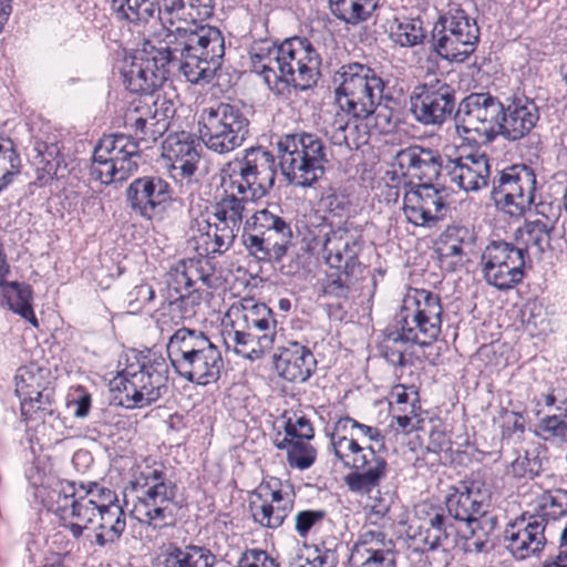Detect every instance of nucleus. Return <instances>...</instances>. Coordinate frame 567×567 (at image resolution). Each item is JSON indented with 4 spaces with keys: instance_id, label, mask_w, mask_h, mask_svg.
<instances>
[{
    "instance_id": "nucleus-16",
    "label": "nucleus",
    "mask_w": 567,
    "mask_h": 567,
    "mask_svg": "<svg viewBox=\"0 0 567 567\" xmlns=\"http://www.w3.org/2000/svg\"><path fill=\"white\" fill-rule=\"evenodd\" d=\"M525 264L523 252L504 240L491 241L481 256L483 278L501 291L513 289L523 281Z\"/></svg>"
},
{
    "instance_id": "nucleus-58",
    "label": "nucleus",
    "mask_w": 567,
    "mask_h": 567,
    "mask_svg": "<svg viewBox=\"0 0 567 567\" xmlns=\"http://www.w3.org/2000/svg\"><path fill=\"white\" fill-rule=\"evenodd\" d=\"M334 431H339V432L357 431V433H354V434H355V437H358V439H359V435H361V436L368 437L369 441H371V442H381L382 444L384 443V435L378 427L360 423L359 421H357L355 419H353L349 415L341 416L334 422Z\"/></svg>"
},
{
    "instance_id": "nucleus-30",
    "label": "nucleus",
    "mask_w": 567,
    "mask_h": 567,
    "mask_svg": "<svg viewBox=\"0 0 567 567\" xmlns=\"http://www.w3.org/2000/svg\"><path fill=\"white\" fill-rule=\"evenodd\" d=\"M424 514L425 516L420 518V525L413 538L423 544V550H435L449 545L450 538L456 530L443 508L430 507Z\"/></svg>"
},
{
    "instance_id": "nucleus-35",
    "label": "nucleus",
    "mask_w": 567,
    "mask_h": 567,
    "mask_svg": "<svg viewBox=\"0 0 567 567\" xmlns=\"http://www.w3.org/2000/svg\"><path fill=\"white\" fill-rule=\"evenodd\" d=\"M224 341L229 348L234 346L237 354L251 361L260 359L268 350L272 348L267 338H260L259 333L243 328L241 321L235 319L229 330L224 332Z\"/></svg>"
},
{
    "instance_id": "nucleus-54",
    "label": "nucleus",
    "mask_w": 567,
    "mask_h": 567,
    "mask_svg": "<svg viewBox=\"0 0 567 567\" xmlns=\"http://www.w3.org/2000/svg\"><path fill=\"white\" fill-rule=\"evenodd\" d=\"M254 494L260 501L268 502V504L287 507V513H290L293 508V499L288 493L281 491L279 480L262 482Z\"/></svg>"
},
{
    "instance_id": "nucleus-36",
    "label": "nucleus",
    "mask_w": 567,
    "mask_h": 567,
    "mask_svg": "<svg viewBox=\"0 0 567 567\" xmlns=\"http://www.w3.org/2000/svg\"><path fill=\"white\" fill-rule=\"evenodd\" d=\"M110 11L120 23L147 24L159 12V0H109Z\"/></svg>"
},
{
    "instance_id": "nucleus-20",
    "label": "nucleus",
    "mask_w": 567,
    "mask_h": 567,
    "mask_svg": "<svg viewBox=\"0 0 567 567\" xmlns=\"http://www.w3.org/2000/svg\"><path fill=\"white\" fill-rule=\"evenodd\" d=\"M503 114L497 137L502 136L507 142H518L528 137L539 121L538 106L524 95L507 97Z\"/></svg>"
},
{
    "instance_id": "nucleus-4",
    "label": "nucleus",
    "mask_w": 567,
    "mask_h": 567,
    "mask_svg": "<svg viewBox=\"0 0 567 567\" xmlns=\"http://www.w3.org/2000/svg\"><path fill=\"white\" fill-rule=\"evenodd\" d=\"M166 351L174 371L182 379L202 386L219 380L224 368L221 352L205 332L179 328L169 337Z\"/></svg>"
},
{
    "instance_id": "nucleus-27",
    "label": "nucleus",
    "mask_w": 567,
    "mask_h": 567,
    "mask_svg": "<svg viewBox=\"0 0 567 567\" xmlns=\"http://www.w3.org/2000/svg\"><path fill=\"white\" fill-rule=\"evenodd\" d=\"M545 528L546 524L539 516L530 515L527 523L523 517L505 529L507 548L519 559L539 553L546 543Z\"/></svg>"
},
{
    "instance_id": "nucleus-45",
    "label": "nucleus",
    "mask_w": 567,
    "mask_h": 567,
    "mask_svg": "<svg viewBox=\"0 0 567 567\" xmlns=\"http://www.w3.org/2000/svg\"><path fill=\"white\" fill-rule=\"evenodd\" d=\"M20 410L24 420L45 421L47 416L55 415L54 388L51 386L42 392H37L33 398L20 402Z\"/></svg>"
},
{
    "instance_id": "nucleus-43",
    "label": "nucleus",
    "mask_w": 567,
    "mask_h": 567,
    "mask_svg": "<svg viewBox=\"0 0 567 567\" xmlns=\"http://www.w3.org/2000/svg\"><path fill=\"white\" fill-rule=\"evenodd\" d=\"M390 37L400 47L412 48L423 43L426 38V31L420 18L404 17L394 20Z\"/></svg>"
},
{
    "instance_id": "nucleus-39",
    "label": "nucleus",
    "mask_w": 567,
    "mask_h": 567,
    "mask_svg": "<svg viewBox=\"0 0 567 567\" xmlns=\"http://www.w3.org/2000/svg\"><path fill=\"white\" fill-rule=\"evenodd\" d=\"M0 287L9 309L38 328L39 321L32 308L33 291L31 286L18 281L1 280Z\"/></svg>"
},
{
    "instance_id": "nucleus-7",
    "label": "nucleus",
    "mask_w": 567,
    "mask_h": 567,
    "mask_svg": "<svg viewBox=\"0 0 567 567\" xmlns=\"http://www.w3.org/2000/svg\"><path fill=\"white\" fill-rule=\"evenodd\" d=\"M136 493L137 502L134 511L140 515L138 520L153 528L173 525L177 507V485L171 481L163 466H146L131 483Z\"/></svg>"
},
{
    "instance_id": "nucleus-2",
    "label": "nucleus",
    "mask_w": 567,
    "mask_h": 567,
    "mask_svg": "<svg viewBox=\"0 0 567 567\" xmlns=\"http://www.w3.org/2000/svg\"><path fill=\"white\" fill-rule=\"evenodd\" d=\"M336 101L339 107L355 120H365L383 105L389 114L377 113V120L390 123L391 113L399 112L404 104L402 90L388 87L378 73L359 62L342 65L333 76Z\"/></svg>"
},
{
    "instance_id": "nucleus-11",
    "label": "nucleus",
    "mask_w": 567,
    "mask_h": 567,
    "mask_svg": "<svg viewBox=\"0 0 567 567\" xmlns=\"http://www.w3.org/2000/svg\"><path fill=\"white\" fill-rule=\"evenodd\" d=\"M480 28L462 9L449 11L434 23L431 42L433 51L444 60L464 62L476 50Z\"/></svg>"
},
{
    "instance_id": "nucleus-56",
    "label": "nucleus",
    "mask_w": 567,
    "mask_h": 567,
    "mask_svg": "<svg viewBox=\"0 0 567 567\" xmlns=\"http://www.w3.org/2000/svg\"><path fill=\"white\" fill-rule=\"evenodd\" d=\"M190 0H159V12H156V19L164 28L174 24V19H184L187 14L190 18Z\"/></svg>"
},
{
    "instance_id": "nucleus-41",
    "label": "nucleus",
    "mask_w": 567,
    "mask_h": 567,
    "mask_svg": "<svg viewBox=\"0 0 567 567\" xmlns=\"http://www.w3.org/2000/svg\"><path fill=\"white\" fill-rule=\"evenodd\" d=\"M125 126L132 131L133 134L131 136L133 140L138 145L144 143L146 148L168 131L164 127L163 123H157L136 112V106L126 113Z\"/></svg>"
},
{
    "instance_id": "nucleus-23",
    "label": "nucleus",
    "mask_w": 567,
    "mask_h": 567,
    "mask_svg": "<svg viewBox=\"0 0 567 567\" xmlns=\"http://www.w3.org/2000/svg\"><path fill=\"white\" fill-rule=\"evenodd\" d=\"M395 162L403 175L417 178L421 184H431L445 173V161L439 151L416 144L400 150Z\"/></svg>"
},
{
    "instance_id": "nucleus-40",
    "label": "nucleus",
    "mask_w": 567,
    "mask_h": 567,
    "mask_svg": "<svg viewBox=\"0 0 567 567\" xmlns=\"http://www.w3.org/2000/svg\"><path fill=\"white\" fill-rule=\"evenodd\" d=\"M332 16L349 25H358L371 18L379 0H328Z\"/></svg>"
},
{
    "instance_id": "nucleus-17",
    "label": "nucleus",
    "mask_w": 567,
    "mask_h": 567,
    "mask_svg": "<svg viewBox=\"0 0 567 567\" xmlns=\"http://www.w3.org/2000/svg\"><path fill=\"white\" fill-rule=\"evenodd\" d=\"M173 188L157 175L135 178L125 189L127 207L136 215L152 220L162 218L173 202Z\"/></svg>"
},
{
    "instance_id": "nucleus-64",
    "label": "nucleus",
    "mask_w": 567,
    "mask_h": 567,
    "mask_svg": "<svg viewBox=\"0 0 567 567\" xmlns=\"http://www.w3.org/2000/svg\"><path fill=\"white\" fill-rule=\"evenodd\" d=\"M237 567H279V565L266 550L251 548L241 554Z\"/></svg>"
},
{
    "instance_id": "nucleus-63",
    "label": "nucleus",
    "mask_w": 567,
    "mask_h": 567,
    "mask_svg": "<svg viewBox=\"0 0 567 567\" xmlns=\"http://www.w3.org/2000/svg\"><path fill=\"white\" fill-rule=\"evenodd\" d=\"M368 555L361 567H395L393 547H367Z\"/></svg>"
},
{
    "instance_id": "nucleus-59",
    "label": "nucleus",
    "mask_w": 567,
    "mask_h": 567,
    "mask_svg": "<svg viewBox=\"0 0 567 567\" xmlns=\"http://www.w3.org/2000/svg\"><path fill=\"white\" fill-rule=\"evenodd\" d=\"M316 449L309 443L296 440L288 449L287 462L291 467L298 470H307L312 466L316 461Z\"/></svg>"
},
{
    "instance_id": "nucleus-18",
    "label": "nucleus",
    "mask_w": 567,
    "mask_h": 567,
    "mask_svg": "<svg viewBox=\"0 0 567 567\" xmlns=\"http://www.w3.org/2000/svg\"><path fill=\"white\" fill-rule=\"evenodd\" d=\"M328 248L323 254L326 264L347 276H361L364 266L359 256L364 248L362 231L352 224L344 223L336 227L332 238H328Z\"/></svg>"
},
{
    "instance_id": "nucleus-28",
    "label": "nucleus",
    "mask_w": 567,
    "mask_h": 567,
    "mask_svg": "<svg viewBox=\"0 0 567 567\" xmlns=\"http://www.w3.org/2000/svg\"><path fill=\"white\" fill-rule=\"evenodd\" d=\"M444 504L450 518L465 524L474 522L477 515L483 514L484 507H488L475 482H460L451 486Z\"/></svg>"
},
{
    "instance_id": "nucleus-31",
    "label": "nucleus",
    "mask_w": 567,
    "mask_h": 567,
    "mask_svg": "<svg viewBox=\"0 0 567 567\" xmlns=\"http://www.w3.org/2000/svg\"><path fill=\"white\" fill-rule=\"evenodd\" d=\"M281 43L269 40L254 41L249 49V59L252 72L261 75L269 89L274 90L281 82Z\"/></svg>"
},
{
    "instance_id": "nucleus-9",
    "label": "nucleus",
    "mask_w": 567,
    "mask_h": 567,
    "mask_svg": "<svg viewBox=\"0 0 567 567\" xmlns=\"http://www.w3.org/2000/svg\"><path fill=\"white\" fill-rule=\"evenodd\" d=\"M141 157V147L131 135H105L94 147L90 177L104 185L122 183L137 172Z\"/></svg>"
},
{
    "instance_id": "nucleus-53",
    "label": "nucleus",
    "mask_w": 567,
    "mask_h": 567,
    "mask_svg": "<svg viewBox=\"0 0 567 567\" xmlns=\"http://www.w3.org/2000/svg\"><path fill=\"white\" fill-rule=\"evenodd\" d=\"M75 485L69 481H58L48 494V508L54 513H63L70 508L75 497Z\"/></svg>"
},
{
    "instance_id": "nucleus-42",
    "label": "nucleus",
    "mask_w": 567,
    "mask_h": 567,
    "mask_svg": "<svg viewBox=\"0 0 567 567\" xmlns=\"http://www.w3.org/2000/svg\"><path fill=\"white\" fill-rule=\"evenodd\" d=\"M16 393L20 402L33 398L37 392H42L50 386L48 371L37 365L21 367L14 377Z\"/></svg>"
},
{
    "instance_id": "nucleus-33",
    "label": "nucleus",
    "mask_w": 567,
    "mask_h": 567,
    "mask_svg": "<svg viewBox=\"0 0 567 567\" xmlns=\"http://www.w3.org/2000/svg\"><path fill=\"white\" fill-rule=\"evenodd\" d=\"M131 69L124 73V84L126 89L132 92L140 94L141 97L136 105V112L142 115L154 120L157 123H163L165 128H169V121L176 113L175 103L172 99L159 92L161 86L154 89L135 91L130 86Z\"/></svg>"
},
{
    "instance_id": "nucleus-5",
    "label": "nucleus",
    "mask_w": 567,
    "mask_h": 567,
    "mask_svg": "<svg viewBox=\"0 0 567 567\" xmlns=\"http://www.w3.org/2000/svg\"><path fill=\"white\" fill-rule=\"evenodd\" d=\"M130 362L110 382L117 404L126 409H143L168 392L169 368L163 355L148 353Z\"/></svg>"
},
{
    "instance_id": "nucleus-19",
    "label": "nucleus",
    "mask_w": 567,
    "mask_h": 567,
    "mask_svg": "<svg viewBox=\"0 0 567 567\" xmlns=\"http://www.w3.org/2000/svg\"><path fill=\"white\" fill-rule=\"evenodd\" d=\"M447 209L442 190L436 188L433 183L419 184L403 196L405 218L416 227H435L445 218Z\"/></svg>"
},
{
    "instance_id": "nucleus-10",
    "label": "nucleus",
    "mask_w": 567,
    "mask_h": 567,
    "mask_svg": "<svg viewBox=\"0 0 567 567\" xmlns=\"http://www.w3.org/2000/svg\"><path fill=\"white\" fill-rule=\"evenodd\" d=\"M198 125L200 140L217 154H227L241 146L249 134L248 118L240 107L229 103L204 107Z\"/></svg>"
},
{
    "instance_id": "nucleus-12",
    "label": "nucleus",
    "mask_w": 567,
    "mask_h": 567,
    "mask_svg": "<svg viewBox=\"0 0 567 567\" xmlns=\"http://www.w3.org/2000/svg\"><path fill=\"white\" fill-rule=\"evenodd\" d=\"M491 197L498 210L519 218L532 209L536 199V174L525 164L496 171L492 177Z\"/></svg>"
},
{
    "instance_id": "nucleus-24",
    "label": "nucleus",
    "mask_w": 567,
    "mask_h": 567,
    "mask_svg": "<svg viewBox=\"0 0 567 567\" xmlns=\"http://www.w3.org/2000/svg\"><path fill=\"white\" fill-rule=\"evenodd\" d=\"M202 146L195 135L181 131L163 142V156L171 162L174 178L190 179L197 171Z\"/></svg>"
},
{
    "instance_id": "nucleus-3",
    "label": "nucleus",
    "mask_w": 567,
    "mask_h": 567,
    "mask_svg": "<svg viewBox=\"0 0 567 567\" xmlns=\"http://www.w3.org/2000/svg\"><path fill=\"white\" fill-rule=\"evenodd\" d=\"M443 307L439 295L425 289L404 299L398 315L400 332L390 333L380 346L381 355L394 367H404V343L430 347L441 333Z\"/></svg>"
},
{
    "instance_id": "nucleus-55",
    "label": "nucleus",
    "mask_w": 567,
    "mask_h": 567,
    "mask_svg": "<svg viewBox=\"0 0 567 567\" xmlns=\"http://www.w3.org/2000/svg\"><path fill=\"white\" fill-rule=\"evenodd\" d=\"M360 276H347L342 270L327 275L322 284V292L326 296L334 297L338 299H348L351 292V287L359 279Z\"/></svg>"
},
{
    "instance_id": "nucleus-48",
    "label": "nucleus",
    "mask_w": 567,
    "mask_h": 567,
    "mask_svg": "<svg viewBox=\"0 0 567 567\" xmlns=\"http://www.w3.org/2000/svg\"><path fill=\"white\" fill-rule=\"evenodd\" d=\"M266 194L268 193L260 188L259 185L252 184L244 177L240 169L238 175H230L229 183L225 188V195H233L245 204L259 199Z\"/></svg>"
},
{
    "instance_id": "nucleus-22",
    "label": "nucleus",
    "mask_w": 567,
    "mask_h": 567,
    "mask_svg": "<svg viewBox=\"0 0 567 567\" xmlns=\"http://www.w3.org/2000/svg\"><path fill=\"white\" fill-rule=\"evenodd\" d=\"M445 174L450 183L465 192H477L488 186L491 164L485 154H470L445 161Z\"/></svg>"
},
{
    "instance_id": "nucleus-38",
    "label": "nucleus",
    "mask_w": 567,
    "mask_h": 567,
    "mask_svg": "<svg viewBox=\"0 0 567 567\" xmlns=\"http://www.w3.org/2000/svg\"><path fill=\"white\" fill-rule=\"evenodd\" d=\"M109 507L101 506L100 522L95 527V544L100 547L113 545L120 540L126 529V518L123 508L115 502Z\"/></svg>"
},
{
    "instance_id": "nucleus-32",
    "label": "nucleus",
    "mask_w": 567,
    "mask_h": 567,
    "mask_svg": "<svg viewBox=\"0 0 567 567\" xmlns=\"http://www.w3.org/2000/svg\"><path fill=\"white\" fill-rule=\"evenodd\" d=\"M239 169L244 177L252 184L259 185L267 193L274 187L277 169L275 156L265 147H250L245 151L239 162Z\"/></svg>"
},
{
    "instance_id": "nucleus-37",
    "label": "nucleus",
    "mask_w": 567,
    "mask_h": 567,
    "mask_svg": "<svg viewBox=\"0 0 567 567\" xmlns=\"http://www.w3.org/2000/svg\"><path fill=\"white\" fill-rule=\"evenodd\" d=\"M555 229L537 219H526L524 225L515 231V247L523 252L525 258L529 257V249L542 255L550 248L551 235Z\"/></svg>"
},
{
    "instance_id": "nucleus-29",
    "label": "nucleus",
    "mask_w": 567,
    "mask_h": 567,
    "mask_svg": "<svg viewBox=\"0 0 567 567\" xmlns=\"http://www.w3.org/2000/svg\"><path fill=\"white\" fill-rule=\"evenodd\" d=\"M236 316L241 321L243 328L259 333L260 338H267L274 347L277 336L278 321L271 308L264 302H255L252 299L244 300L241 308H231L229 316Z\"/></svg>"
},
{
    "instance_id": "nucleus-62",
    "label": "nucleus",
    "mask_w": 567,
    "mask_h": 567,
    "mask_svg": "<svg viewBox=\"0 0 567 567\" xmlns=\"http://www.w3.org/2000/svg\"><path fill=\"white\" fill-rule=\"evenodd\" d=\"M537 220L556 228L561 216V204L559 200L540 198L533 203Z\"/></svg>"
},
{
    "instance_id": "nucleus-34",
    "label": "nucleus",
    "mask_w": 567,
    "mask_h": 567,
    "mask_svg": "<svg viewBox=\"0 0 567 567\" xmlns=\"http://www.w3.org/2000/svg\"><path fill=\"white\" fill-rule=\"evenodd\" d=\"M216 563V555L205 546L188 544L182 547L171 543L161 555L159 567H214Z\"/></svg>"
},
{
    "instance_id": "nucleus-57",
    "label": "nucleus",
    "mask_w": 567,
    "mask_h": 567,
    "mask_svg": "<svg viewBox=\"0 0 567 567\" xmlns=\"http://www.w3.org/2000/svg\"><path fill=\"white\" fill-rule=\"evenodd\" d=\"M209 227L213 230L215 245V248L212 252L221 255L233 246L240 225H233V223L226 220H217Z\"/></svg>"
},
{
    "instance_id": "nucleus-14",
    "label": "nucleus",
    "mask_w": 567,
    "mask_h": 567,
    "mask_svg": "<svg viewBox=\"0 0 567 567\" xmlns=\"http://www.w3.org/2000/svg\"><path fill=\"white\" fill-rule=\"evenodd\" d=\"M281 82L298 91L315 87L321 76V56L307 38L292 37L281 42Z\"/></svg>"
},
{
    "instance_id": "nucleus-1",
    "label": "nucleus",
    "mask_w": 567,
    "mask_h": 567,
    "mask_svg": "<svg viewBox=\"0 0 567 567\" xmlns=\"http://www.w3.org/2000/svg\"><path fill=\"white\" fill-rule=\"evenodd\" d=\"M224 56L225 39L217 27L193 21L186 27L166 29L157 45L144 41L131 65L130 86L135 91L162 86L169 78L172 65H177L192 85L205 86L216 78Z\"/></svg>"
},
{
    "instance_id": "nucleus-51",
    "label": "nucleus",
    "mask_w": 567,
    "mask_h": 567,
    "mask_svg": "<svg viewBox=\"0 0 567 567\" xmlns=\"http://www.w3.org/2000/svg\"><path fill=\"white\" fill-rule=\"evenodd\" d=\"M246 204L233 195H225L214 205L213 215L216 220H226L233 225H241Z\"/></svg>"
},
{
    "instance_id": "nucleus-52",
    "label": "nucleus",
    "mask_w": 567,
    "mask_h": 567,
    "mask_svg": "<svg viewBox=\"0 0 567 567\" xmlns=\"http://www.w3.org/2000/svg\"><path fill=\"white\" fill-rule=\"evenodd\" d=\"M336 227L323 216H315L307 224L309 246L315 249L321 247L324 254L328 246V238H332Z\"/></svg>"
},
{
    "instance_id": "nucleus-15",
    "label": "nucleus",
    "mask_w": 567,
    "mask_h": 567,
    "mask_svg": "<svg viewBox=\"0 0 567 567\" xmlns=\"http://www.w3.org/2000/svg\"><path fill=\"white\" fill-rule=\"evenodd\" d=\"M456 89L442 79H430L414 87L410 96V110L423 125H442L449 118L455 121L457 109Z\"/></svg>"
},
{
    "instance_id": "nucleus-50",
    "label": "nucleus",
    "mask_w": 567,
    "mask_h": 567,
    "mask_svg": "<svg viewBox=\"0 0 567 567\" xmlns=\"http://www.w3.org/2000/svg\"><path fill=\"white\" fill-rule=\"evenodd\" d=\"M20 156L13 147L10 138H0V173H2L3 183L1 185H10L13 176L20 173Z\"/></svg>"
},
{
    "instance_id": "nucleus-13",
    "label": "nucleus",
    "mask_w": 567,
    "mask_h": 567,
    "mask_svg": "<svg viewBox=\"0 0 567 567\" xmlns=\"http://www.w3.org/2000/svg\"><path fill=\"white\" fill-rule=\"evenodd\" d=\"M504 103L491 92H472L457 104L455 127L460 134H473L482 143L497 137Z\"/></svg>"
},
{
    "instance_id": "nucleus-61",
    "label": "nucleus",
    "mask_w": 567,
    "mask_h": 567,
    "mask_svg": "<svg viewBox=\"0 0 567 567\" xmlns=\"http://www.w3.org/2000/svg\"><path fill=\"white\" fill-rule=\"evenodd\" d=\"M188 276L192 277V287L200 281L206 288L214 287L215 266L206 258H188Z\"/></svg>"
},
{
    "instance_id": "nucleus-26",
    "label": "nucleus",
    "mask_w": 567,
    "mask_h": 567,
    "mask_svg": "<svg viewBox=\"0 0 567 567\" xmlns=\"http://www.w3.org/2000/svg\"><path fill=\"white\" fill-rule=\"evenodd\" d=\"M274 355V364L279 377L288 382L303 383L317 369V360L312 351L297 341H289L280 347Z\"/></svg>"
},
{
    "instance_id": "nucleus-46",
    "label": "nucleus",
    "mask_w": 567,
    "mask_h": 567,
    "mask_svg": "<svg viewBox=\"0 0 567 567\" xmlns=\"http://www.w3.org/2000/svg\"><path fill=\"white\" fill-rule=\"evenodd\" d=\"M358 441L355 434L349 431L339 432L333 430L330 434V449L344 467H349L350 462L365 447L360 445Z\"/></svg>"
},
{
    "instance_id": "nucleus-21",
    "label": "nucleus",
    "mask_w": 567,
    "mask_h": 567,
    "mask_svg": "<svg viewBox=\"0 0 567 567\" xmlns=\"http://www.w3.org/2000/svg\"><path fill=\"white\" fill-rule=\"evenodd\" d=\"M348 468L352 470L343 478L348 489L365 495L370 494L386 477L389 465L383 456L377 454L375 450L368 445L350 462Z\"/></svg>"
},
{
    "instance_id": "nucleus-8",
    "label": "nucleus",
    "mask_w": 567,
    "mask_h": 567,
    "mask_svg": "<svg viewBox=\"0 0 567 567\" xmlns=\"http://www.w3.org/2000/svg\"><path fill=\"white\" fill-rule=\"evenodd\" d=\"M241 241L258 261L278 264L293 246V231L282 216L264 208L246 220Z\"/></svg>"
},
{
    "instance_id": "nucleus-44",
    "label": "nucleus",
    "mask_w": 567,
    "mask_h": 567,
    "mask_svg": "<svg viewBox=\"0 0 567 567\" xmlns=\"http://www.w3.org/2000/svg\"><path fill=\"white\" fill-rule=\"evenodd\" d=\"M534 515L543 518L546 525L549 519L567 516V491L558 488L543 493L537 499Z\"/></svg>"
},
{
    "instance_id": "nucleus-47",
    "label": "nucleus",
    "mask_w": 567,
    "mask_h": 567,
    "mask_svg": "<svg viewBox=\"0 0 567 567\" xmlns=\"http://www.w3.org/2000/svg\"><path fill=\"white\" fill-rule=\"evenodd\" d=\"M249 507L254 522L261 527L270 529L280 527L289 515L287 507L275 506L264 501L259 505L250 503Z\"/></svg>"
},
{
    "instance_id": "nucleus-6",
    "label": "nucleus",
    "mask_w": 567,
    "mask_h": 567,
    "mask_svg": "<svg viewBox=\"0 0 567 567\" xmlns=\"http://www.w3.org/2000/svg\"><path fill=\"white\" fill-rule=\"evenodd\" d=\"M277 150L282 175L289 183L303 188L322 178L330 162L324 141L311 132L280 136Z\"/></svg>"
},
{
    "instance_id": "nucleus-60",
    "label": "nucleus",
    "mask_w": 567,
    "mask_h": 567,
    "mask_svg": "<svg viewBox=\"0 0 567 567\" xmlns=\"http://www.w3.org/2000/svg\"><path fill=\"white\" fill-rule=\"evenodd\" d=\"M534 433L544 441L564 437L567 433V420L558 414L547 415L537 423Z\"/></svg>"
},
{
    "instance_id": "nucleus-25",
    "label": "nucleus",
    "mask_w": 567,
    "mask_h": 567,
    "mask_svg": "<svg viewBox=\"0 0 567 567\" xmlns=\"http://www.w3.org/2000/svg\"><path fill=\"white\" fill-rule=\"evenodd\" d=\"M475 240L473 233L465 226L451 225L439 236L434 252L441 270L445 272L460 271L467 261L464 248Z\"/></svg>"
},
{
    "instance_id": "nucleus-49",
    "label": "nucleus",
    "mask_w": 567,
    "mask_h": 567,
    "mask_svg": "<svg viewBox=\"0 0 567 567\" xmlns=\"http://www.w3.org/2000/svg\"><path fill=\"white\" fill-rule=\"evenodd\" d=\"M35 158L42 164V169L49 175H55L58 168L63 162L61 146L55 141H35Z\"/></svg>"
}]
</instances>
